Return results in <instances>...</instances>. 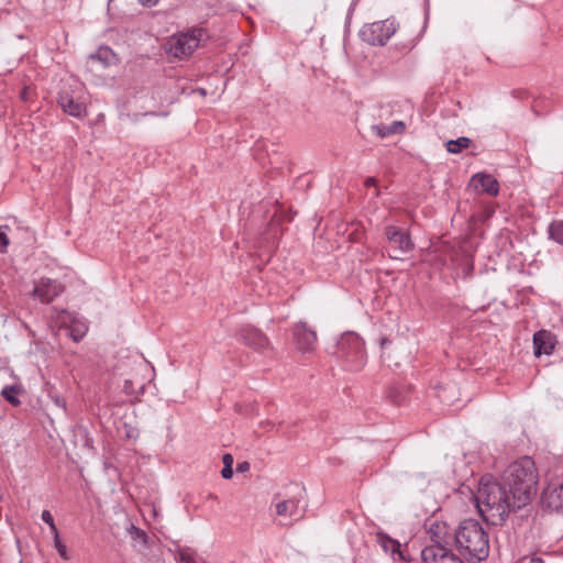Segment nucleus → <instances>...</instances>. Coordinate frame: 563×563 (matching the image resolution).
Instances as JSON below:
<instances>
[{
    "label": "nucleus",
    "mask_w": 563,
    "mask_h": 563,
    "mask_svg": "<svg viewBox=\"0 0 563 563\" xmlns=\"http://www.w3.org/2000/svg\"><path fill=\"white\" fill-rule=\"evenodd\" d=\"M63 291L64 287L58 282L51 278H41L33 289V296L37 297L41 302L48 303Z\"/></svg>",
    "instance_id": "13"
},
{
    "label": "nucleus",
    "mask_w": 563,
    "mask_h": 563,
    "mask_svg": "<svg viewBox=\"0 0 563 563\" xmlns=\"http://www.w3.org/2000/svg\"><path fill=\"white\" fill-rule=\"evenodd\" d=\"M472 271H473V263H470L465 269V274L466 275H470L472 274Z\"/></svg>",
    "instance_id": "39"
},
{
    "label": "nucleus",
    "mask_w": 563,
    "mask_h": 563,
    "mask_svg": "<svg viewBox=\"0 0 563 563\" xmlns=\"http://www.w3.org/2000/svg\"><path fill=\"white\" fill-rule=\"evenodd\" d=\"M397 26L394 20L386 19L369 24H365L360 32L363 41L371 45H385L395 34Z\"/></svg>",
    "instance_id": "8"
},
{
    "label": "nucleus",
    "mask_w": 563,
    "mask_h": 563,
    "mask_svg": "<svg viewBox=\"0 0 563 563\" xmlns=\"http://www.w3.org/2000/svg\"><path fill=\"white\" fill-rule=\"evenodd\" d=\"M250 470V463L244 461L238 464L236 472L243 473Z\"/></svg>",
    "instance_id": "33"
},
{
    "label": "nucleus",
    "mask_w": 563,
    "mask_h": 563,
    "mask_svg": "<svg viewBox=\"0 0 563 563\" xmlns=\"http://www.w3.org/2000/svg\"><path fill=\"white\" fill-rule=\"evenodd\" d=\"M65 317L62 319L63 324L69 322V335L75 342H79L86 335L88 325L84 320L78 319L74 313L64 312Z\"/></svg>",
    "instance_id": "18"
},
{
    "label": "nucleus",
    "mask_w": 563,
    "mask_h": 563,
    "mask_svg": "<svg viewBox=\"0 0 563 563\" xmlns=\"http://www.w3.org/2000/svg\"><path fill=\"white\" fill-rule=\"evenodd\" d=\"M431 542H444L455 547L459 554L471 563H479L489 555V537L475 519H465L455 529L446 522L434 521L430 525Z\"/></svg>",
    "instance_id": "1"
},
{
    "label": "nucleus",
    "mask_w": 563,
    "mask_h": 563,
    "mask_svg": "<svg viewBox=\"0 0 563 563\" xmlns=\"http://www.w3.org/2000/svg\"><path fill=\"white\" fill-rule=\"evenodd\" d=\"M223 466H232L233 465V456L230 453H227L222 457Z\"/></svg>",
    "instance_id": "34"
},
{
    "label": "nucleus",
    "mask_w": 563,
    "mask_h": 563,
    "mask_svg": "<svg viewBox=\"0 0 563 563\" xmlns=\"http://www.w3.org/2000/svg\"><path fill=\"white\" fill-rule=\"evenodd\" d=\"M145 7H153L157 4L159 0H139Z\"/></svg>",
    "instance_id": "36"
},
{
    "label": "nucleus",
    "mask_w": 563,
    "mask_h": 563,
    "mask_svg": "<svg viewBox=\"0 0 563 563\" xmlns=\"http://www.w3.org/2000/svg\"><path fill=\"white\" fill-rule=\"evenodd\" d=\"M221 475H222V477H223V478H225V479H230V478H232V476H233V470H232V466H229V465L223 466V468H222V471H221Z\"/></svg>",
    "instance_id": "32"
},
{
    "label": "nucleus",
    "mask_w": 563,
    "mask_h": 563,
    "mask_svg": "<svg viewBox=\"0 0 563 563\" xmlns=\"http://www.w3.org/2000/svg\"><path fill=\"white\" fill-rule=\"evenodd\" d=\"M177 558L183 563H197L194 559V553L188 548L180 549L177 553Z\"/></svg>",
    "instance_id": "28"
},
{
    "label": "nucleus",
    "mask_w": 563,
    "mask_h": 563,
    "mask_svg": "<svg viewBox=\"0 0 563 563\" xmlns=\"http://www.w3.org/2000/svg\"><path fill=\"white\" fill-rule=\"evenodd\" d=\"M202 29H192L170 37L166 44V52L176 58L188 57L199 46Z\"/></svg>",
    "instance_id": "6"
},
{
    "label": "nucleus",
    "mask_w": 563,
    "mask_h": 563,
    "mask_svg": "<svg viewBox=\"0 0 563 563\" xmlns=\"http://www.w3.org/2000/svg\"><path fill=\"white\" fill-rule=\"evenodd\" d=\"M373 131L382 139L393 134H400L405 131L406 125L402 121H394L391 124H376L372 126Z\"/></svg>",
    "instance_id": "20"
},
{
    "label": "nucleus",
    "mask_w": 563,
    "mask_h": 563,
    "mask_svg": "<svg viewBox=\"0 0 563 563\" xmlns=\"http://www.w3.org/2000/svg\"><path fill=\"white\" fill-rule=\"evenodd\" d=\"M41 518H42V520L44 522H46L49 526V529H51L52 533H56L57 528H56V526L54 523V519H53L52 514L48 510H43L42 515H41Z\"/></svg>",
    "instance_id": "29"
},
{
    "label": "nucleus",
    "mask_w": 563,
    "mask_h": 563,
    "mask_svg": "<svg viewBox=\"0 0 563 563\" xmlns=\"http://www.w3.org/2000/svg\"><path fill=\"white\" fill-rule=\"evenodd\" d=\"M22 98H23L24 100H26V91H25V90L22 92Z\"/></svg>",
    "instance_id": "43"
},
{
    "label": "nucleus",
    "mask_w": 563,
    "mask_h": 563,
    "mask_svg": "<svg viewBox=\"0 0 563 563\" xmlns=\"http://www.w3.org/2000/svg\"><path fill=\"white\" fill-rule=\"evenodd\" d=\"M387 343H389V340L387 338H382L380 345L384 346Z\"/></svg>",
    "instance_id": "41"
},
{
    "label": "nucleus",
    "mask_w": 563,
    "mask_h": 563,
    "mask_svg": "<svg viewBox=\"0 0 563 563\" xmlns=\"http://www.w3.org/2000/svg\"><path fill=\"white\" fill-rule=\"evenodd\" d=\"M131 528L135 531V533L137 534V537H141L143 539V541L145 542L146 541V533L140 529H137L135 526H131Z\"/></svg>",
    "instance_id": "35"
},
{
    "label": "nucleus",
    "mask_w": 563,
    "mask_h": 563,
    "mask_svg": "<svg viewBox=\"0 0 563 563\" xmlns=\"http://www.w3.org/2000/svg\"><path fill=\"white\" fill-rule=\"evenodd\" d=\"M529 563H545L542 558L533 556L530 559Z\"/></svg>",
    "instance_id": "37"
},
{
    "label": "nucleus",
    "mask_w": 563,
    "mask_h": 563,
    "mask_svg": "<svg viewBox=\"0 0 563 563\" xmlns=\"http://www.w3.org/2000/svg\"><path fill=\"white\" fill-rule=\"evenodd\" d=\"M145 385L143 382H134L133 379H125L123 390L128 395H139L143 393Z\"/></svg>",
    "instance_id": "24"
},
{
    "label": "nucleus",
    "mask_w": 563,
    "mask_h": 563,
    "mask_svg": "<svg viewBox=\"0 0 563 563\" xmlns=\"http://www.w3.org/2000/svg\"><path fill=\"white\" fill-rule=\"evenodd\" d=\"M300 498L290 497L279 500L275 504L276 515L279 517L295 518L296 521L305 516V509L299 508Z\"/></svg>",
    "instance_id": "15"
},
{
    "label": "nucleus",
    "mask_w": 563,
    "mask_h": 563,
    "mask_svg": "<svg viewBox=\"0 0 563 563\" xmlns=\"http://www.w3.org/2000/svg\"><path fill=\"white\" fill-rule=\"evenodd\" d=\"M388 397L393 400L394 404H400L405 399L401 391L396 387H391L389 389Z\"/></svg>",
    "instance_id": "30"
},
{
    "label": "nucleus",
    "mask_w": 563,
    "mask_h": 563,
    "mask_svg": "<svg viewBox=\"0 0 563 563\" xmlns=\"http://www.w3.org/2000/svg\"><path fill=\"white\" fill-rule=\"evenodd\" d=\"M9 244V238L4 231H2V227L0 228V253L5 252L7 246Z\"/></svg>",
    "instance_id": "31"
},
{
    "label": "nucleus",
    "mask_w": 563,
    "mask_h": 563,
    "mask_svg": "<svg viewBox=\"0 0 563 563\" xmlns=\"http://www.w3.org/2000/svg\"><path fill=\"white\" fill-rule=\"evenodd\" d=\"M198 91L201 93V95H206V90L203 88H199Z\"/></svg>",
    "instance_id": "42"
},
{
    "label": "nucleus",
    "mask_w": 563,
    "mask_h": 563,
    "mask_svg": "<svg viewBox=\"0 0 563 563\" xmlns=\"http://www.w3.org/2000/svg\"><path fill=\"white\" fill-rule=\"evenodd\" d=\"M424 563H464L461 555L452 552V545L444 542H432L421 551Z\"/></svg>",
    "instance_id": "9"
},
{
    "label": "nucleus",
    "mask_w": 563,
    "mask_h": 563,
    "mask_svg": "<svg viewBox=\"0 0 563 563\" xmlns=\"http://www.w3.org/2000/svg\"><path fill=\"white\" fill-rule=\"evenodd\" d=\"M472 144V140L467 136H461L456 140H449L445 143L446 151L451 154H459L463 150L468 148Z\"/></svg>",
    "instance_id": "22"
},
{
    "label": "nucleus",
    "mask_w": 563,
    "mask_h": 563,
    "mask_svg": "<svg viewBox=\"0 0 563 563\" xmlns=\"http://www.w3.org/2000/svg\"><path fill=\"white\" fill-rule=\"evenodd\" d=\"M556 343V336L552 332L548 330L537 331L533 334L534 355L539 357L542 354H552Z\"/></svg>",
    "instance_id": "14"
},
{
    "label": "nucleus",
    "mask_w": 563,
    "mask_h": 563,
    "mask_svg": "<svg viewBox=\"0 0 563 563\" xmlns=\"http://www.w3.org/2000/svg\"><path fill=\"white\" fill-rule=\"evenodd\" d=\"M261 426L268 428V427H273V423L269 420H266V421L261 422Z\"/></svg>",
    "instance_id": "40"
},
{
    "label": "nucleus",
    "mask_w": 563,
    "mask_h": 563,
    "mask_svg": "<svg viewBox=\"0 0 563 563\" xmlns=\"http://www.w3.org/2000/svg\"><path fill=\"white\" fill-rule=\"evenodd\" d=\"M376 184V179L373 178V177H368L366 180H365V186L369 187V186H373Z\"/></svg>",
    "instance_id": "38"
},
{
    "label": "nucleus",
    "mask_w": 563,
    "mask_h": 563,
    "mask_svg": "<svg viewBox=\"0 0 563 563\" xmlns=\"http://www.w3.org/2000/svg\"><path fill=\"white\" fill-rule=\"evenodd\" d=\"M332 353L345 362L347 368L353 372L363 369L367 361L364 341L357 333L352 331L345 332L340 336Z\"/></svg>",
    "instance_id": "4"
},
{
    "label": "nucleus",
    "mask_w": 563,
    "mask_h": 563,
    "mask_svg": "<svg viewBox=\"0 0 563 563\" xmlns=\"http://www.w3.org/2000/svg\"><path fill=\"white\" fill-rule=\"evenodd\" d=\"M385 236L388 242L387 252L391 260H402L415 247L409 233L398 227L387 225Z\"/></svg>",
    "instance_id": "7"
},
{
    "label": "nucleus",
    "mask_w": 563,
    "mask_h": 563,
    "mask_svg": "<svg viewBox=\"0 0 563 563\" xmlns=\"http://www.w3.org/2000/svg\"><path fill=\"white\" fill-rule=\"evenodd\" d=\"M475 503L481 517L492 526L501 525L509 512L522 509L512 505V496L501 482L486 481L485 477L479 482Z\"/></svg>",
    "instance_id": "2"
},
{
    "label": "nucleus",
    "mask_w": 563,
    "mask_h": 563,
    "mask_svg": "<svg viewBox=\"0 0 563 563\" xmlns=\"http://www.w3.org/2000/svg\"><path fill=\"white\" fill-rule=\"evenodd\" d=\"M238 339L258 352H264L269 346L267 336L261 330L251 325L242 327L238 332Z\"/></svg>",
    "instance_id": "12"
},
{
    "label": "nucleus",
    "mask_w": 563,
    "mask_h": 563,
    "mask_svg": "<svg viewBox=\"0 0 563 563\" xmlns=\"http://www.w3.org/2000/svg\"><path fill=\"white\" fill-rule=\"evenodd\" d=\"M147 114L156 115V113H155V112H147V113H144V115H147Z\"/></svg>",
    "instance_id": "44"
},
{
    "label": "nucleus",
    "mask_w": 563,
    "mask_h": 563,
    "mask_svg": "<svg viewBox=\"0 0 563 563\" xmlns=\"http://www.w3.org/2000/svg\"><path fill=\"white\" fill-rule=\"evenodd\" d=\"M549 235L552 240L563 245V221H553L549 227Z\"/></svg>",
    "instance_id": "23"
},
{
    "label": "nucleus",
    "mask_w": 563,
    "mask_h": 563,
    "mask_svg": "<svg viewBox=\"0 0 563 563\" xmlns=\"http://www.w3.org/2000/svg\"><path fill=\"white\" fill-rule=\"evenodd\" d=\"M57 102L63 111L71 117L81 118L87 114L81 84L64 86L58 92Z\"/></svg>",
    "instance_id": "5"
},
{
    "label": "nucleus",
    "mask_w": 563,
    "mask_h": 563,
    "mask_svg": "<svg viewBox=\"0 0 563 563\" xmlns=\"http://www.w3.org/2000/svg\"><path fill=\"white\" fill-rule=\"evenodd\" d=\"M112 55V51L109 47H100L96 53L89 55V59L98 60L103 66L109 65V58Z\"/></svg>",
    "instance_id": "25"
},
{
    "label": "nucleus",
    "mask_w": 563,
    "mask_h": 563,
    "mask_svg": "<svg viewBox=\"0 0 563 563\" xmlns=\"http://www.w3.org/2000/svg\"><path fill=\"white\" fill-rule=\"evenodd\" d=\"M54 534V544H55V548L58 552V554L60 555V558H63L64 560H68L69 556H68V553H67V548L66 545L60 541L59 539V536H58V531H56V533H53Z\"/></svg>",
    "instance_id": "27"
},
{
    "label": "nucleus",
    "mask_w": 563,
    "mask_h": 563,
    "mask_svg": "<svg viewBox=\"0 0 563 563\" xmlns=\"http://www.w3.org/2000/svg\"><path fill=\"white\" fill-rule=\"evenodd\" d=\"M74 442L75 445H81L88 451L93 449V441L89 437V432L85 427L78 426L74 429Z\"/></svg>",
    "instance_id": "21"
},
{
    "label": "nucleus",
    "mask_w": 563,
    "mask_h": 563,
    "mask_svg": "<svg viewBox=\"0 0 563 563\" xmlns=\"http://www.w3.org/2000/svg\"><path fill=\"white\" fill-rule=\"evenodd\" d=\"M19 388L15 386H7L2 389L1 395L3 398L13 406L20 405V400L16 398Z\"/></svg>",
    "instance_id": "26"
},
{
    "label": "nucleus",
    "mask_w": 563,
    "mask_h": 563,
    "mask_svg": "<svg viewBox=\"0 0 563 563\" xmlns=\"http://www.w3.org/2000/svg\"><path fill=\"white\" fill-rule=\"evenodd\" d=\"M471 186L484 194L496 196L499 191L498 181L489 174L477 173L471 179Z\"/></svg>",
    "instance_id": "17"
},
{
    "label": "nucleus",
    "mask_w": 563,
    "mask_h": 563,
    "mask_svg": "<svg viewBox=\"0 0 563 563\" xmlns=\"http://www.w3.org/2000/svg\"><path fill=\"white\" fill-rule=\"evenodd\" d=\"M501 483L512 496L515 507H526L536 494L538 475L532 459L525 456L510 464L503 474Z\"/></svg>",
    "instance_id": "3"
},
{
    "label": "nucleus",
    "mask_w": 563,
    "mask_h": 563,
    "mask_svg": "<svg viewBox=\"0 0 563 563\" xmlns=\"http://www.w3.org/2000/svg\"><path fill=\"white\" fill-rule=\"evenodd\" d=\"M437 397L441 402L453 406L460 400V388L455 383L441 384L437 387Z\"/></svg>",
    "instance_id": "19"
},
{
    "label": "nucleus",
    "mask_w": 563,
    "mask_h": 563,
    "mask_svg": "<svg viewBox=\"0 0 563 563\" xmlns=\"http://www.w3.org/2000/svg\"><path fill=\"white\" fill-rule=\"evenodd\" d=\"M541 505L550 512L563 516V481L550 483L541 494Z\"/></svg>",
    "instance_id": "11"
},
{
    "label": "nucleus",
    "mask_w": 563,
    "mask_h": 563,
    "mask_svg": "<svg viewBox=\"0 0 563 563\" xmlns=\"http://www.w3.org/2000/svg\"><path fill=\"white\" fill-rule=\"evenodd\" d=\"M375 539H376V542L382 547L384 552L389 553L394 560L397 558L399 561H402V562L409 561L407 559V556L405 555V552L401 551V549H400L401 545H400L399 541H397L396 539H393L391 537H389L387 533H385L383 531L376 532Z\"/></svg>",
    "instance_id": "16"
},
{
    "label": "nucleus",
    "mask_w": 563,
    "mask_h": 563,
    "mask_svg": "<svg viewBox=\"0 0 563 563\" xmlns=\"http://www.w3.org/2000/svg\"><path fill=\"white\" fill-rule=\"evenodd\" d=\"M292 340L296 349L302 353L313 352L318 342L316 331L303 321H299L294 325Z\"/></svg>",
    "instance_id": "10"
}]
</instances>
